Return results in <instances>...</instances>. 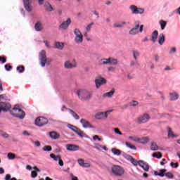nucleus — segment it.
Returning <instances> with one entry per match:
<instances>
[{
	"label": "nucleus",
	"mask_w": 180,
	"mask_h": 180,
	"mask_svg": "<svg viewBox=\"0 0 180 180\" xmlns=\"http://www.w3.org/2000/svg\"><path fill=\"white\" fill-rule=\"evenodd\" d=\"M139 167H141V168H143V169L145 170L146 172H148V171H150V165H148V163L145 162L143 160H139Z\"/></svg>",
	"instance_id": "obj_17"
},
{
	"label": "nucleus",
	"mask_w": 180,
	"mask_h": 180,
	"mask_svg": "<svg viewBox=\"0 0 180 180\" xmlns=\"http://www.w3.org/2000/svg\"><path fill=\"white\" fill-rule=\"evenodd\" d=\"M39 58L40 65L42 67H46V64H50V60L47 59V56L46 55V51L42 50L40 51Z\"/></svg>",
	"instance_id": "obj_5"
},
{
	"label": "nucleus",
	"mask_w": 180,
	"mask_h": 180,
	"mask_svg": "<svg viewBox=\"0 0 180 180\" xmlns=\"http://www.w3.org/2000/svg\"><path fill=\"white\" fill-rule=\"evenodd\" d=\"M5 179L6 180H11V174H6Z\"/></svg>",
	"instance_id": "obj_64"
},
{
	"label": "nucleus",
	"mask_w": 180,
	"mask_h": 180,
	"mask_svg": "<svg viewBox=\"0 0 180 180\" xmlns=\"http://www.w3.org/2000/svg\"><path fill=\"white\" fill-rule=\"evenodd\" d=\"M165 42V35L163 33L160 34L158 37V43L160 46H162V44Z\"/></svg>",
	"instance_id": "obj_24"
},
{
	"label": "nucleus",
	"mask_w": 180,
	"mask_h": 180,
	"mask_svg": "<svg viewBox=\"0 0 180 180\" xmlns=\"http://www.w3.org/2000/svg\"><path fill=\"white\" fill-rule=\"evenodd\" d=\"M34 29L37 32H41L43 30V24L40 21H37L34 25Z\"/></svg>",
	"instance_id": "obj_21"
},
{
	"label": "nucleus",
	"mask_w": 180,
	"mask_h": 180,
	"mask_svg": "<svg viewBox=\"0 0 180 180\" xmlns=\"http://www.w3.org/2000/svg\"><path fill=\"white\" fill-rule=\"evenodd\" d=\"M78 162H79V165H80V167H83V165L84 164V159H79Z\"/></svg>",
	"instance_id": "obj_54"
},
{
	"label": "nucleus",
	"mask_w": 180,
	"mask_h": 180,
	"mask_svg": "<svg viewBox=\"0 0 180 180\" xmlns=\"http://www.w3.org/2000/svg\"><path fill=\"white\" fill-rule=\"evenodd\" d=\"M0 133H1V136L2 137H4V139H8V137H9V134H8V133H6V132H4L2 131H0Z\"/></svg>",
	"instance_id": "obj_48"
},
{
	"label": "nucleus",
	"mask_w": 180,
	"mask_h": 180,
	"mask_svg": "<svg viewBox=\"0 0 180 180\" xmlns=\"http://www.w3.org/2000/svg\"><path fill=\"white\" fill-rule=\"evenodd\" d=\"M64 67L66 70H71L72 68H77V62L75 60H73V62L71 63L70 60H66L64 63Z\"/></svg>",
	"instance_id": "obj_13"
},
{
	"label": "nucleus",
	"mask_w": 180,
	"mask_h": 180,
	"mask_svg": "<svg viewBox=\"0 0 180 180\" xmlns=\"http://www.w3.org/2000/svg\"><path fill=\"white\" fill-rule=\"evenodd\" d=\"M23 4L26 11H27V12H32V7L30 6L32 0H23Z\"/></svg>",
	"instance_id": "obj_20"
},
{
	"label": "nucleus",
	"mask_w": 180,
	"mask_h": 180,
	"mask_svg": "<svg viewBox=\"0 0 180 180\" xmlns=\"http://www.w3.org/2000/svg\"><path fill=\"white\" fill-rule=\"evenodd\" d=\"M137 105H139V102L137 101H132L130 103L131 106H137Z\"/></svg>",
	"instance_id": "obj_58"
},
{
	"label": "nucleus",
	"mask_w": 180,
	"mask_h": 180,
	"mask_svg": "<svg viewBox=\"0 0 180 180\" xmlns=\"http://www.w3.org/2000/svg\"><path fill=\"white\" fill-rule=\"evenodd\" d=\"M111 152L114 155H122V151L116 148H112Z\"/></svg>",
	"instance_id": "obj_30"
},
{
	"label": "nucleus",
	"mask_w": 180,
	"mask_h": 180,
	"mask_svg": "<svg viewBox=\"0 0 180 180\" xmlns=\"http://www.w3.org/2000/svg\"><path fill=\"white\" fill-rule=\"evenodd\" d=\"M43 151H51L53 148H51V146H45L42 148Z\"/></svg>",
	"instance_id": "obj_43"
},
{
	"label": "nucleus",
	"mask_w": 180,
	"mask_h": 180,
	"mask_svg": "<svg viewBox=\"0 0 180 180\" xmlns=\"http://www.w3.org/2000/svg\"><path fill=\"white\" fill-rule=\"evenodd\" d=\"M11 115L14 117H18V119H25L26 113L22 109L19 108V105H15L12 110L10 111Z\"/></svg>",
	"instance_id": "obj_1"
},
{
	"label": "nucleus",
	"mask_w": 180,
	"mask_h": 180,
	"mask_svg": "<svg viewBox=\"0 0 180 180\" xmlns=\"http://www.w3.org/2000/svg\"><path fill=\"white\" fill-rule=\"evenodd\" d=\"M160 25V27L162 29V30H164V29H165L166 26H167V21H164V20H161L159 22Z\"/></svg>",
	"instance_id": "obj_36"
},
{
	"label": "nucleus",
	"mask_w": 180,
	"mask_h": 180,
	"mask_svg": "<svg viewBox=\"0 0 180 180\" xmlns=\"http://www.w3.org/2000/svg\"><path fill=\"white\" fill-rule=\"evenodd\" d=\"M110 63V58H102L99 60L100 65H105L106 64H109Z\"/></svg>",
	"instance_id": "obj_29"
},
{
	"label": "nucleus",
	"mask_w": 180,
	"mask_h": 180,
	"mask_svg": "<svg viewBox=\"0 0 180 180\" xmlns=\"http://www.w3.org/2000/svg\"><path fill=\"white\" fill-rule=\"evenodd\" d=\"M76 94L79 99H80V101H82L83 102L89 101V99L92 98V94H91V92L85 89L78 90Z\"/></svg>",
	"instance_id": "obj_2"
},
{
	"label": "nucleus",
	"mask_w": 180,
	"mask_h": 180,
	"mask_svg": "<svg viewBox=\"0 0 180 180\" xmlns=\"http://www.w3.org/2000/svg\"><path fill=\"white\" fill-rule=\"evenodd\" d=\"M109 64H111V65H117V59L110 57Z\"/></svg>",
	"instance_id": "obj_34"
},
{
	"label": "nucleus",
	"mask_w": 180,
	"mask_h": 180,
	"mask_svg": "<svg viewBox=\"0 0 180 180\" xmlns=\"http://www.w3.org/2000/svg\"><path fill=\"white\" fill-rule=\"evenodd\" d=\"M31 176H32V178H36V176H37V172L32 171L31 172Z\"/></svg>",
	"instance_id": "obj_55"
},
{
	"label": "nucleus",
	"mask_w": 180,
	"mask_h": 180,
	"mask_svg": "<svg viewBox=\"0 0 180 180\" xmlns=\"http://www.w3.org/2000/svg\"><path fill=\"white\" fill-rule=\"evenodd\" d=\"M129 9L131 11L133 15H141V13H144V8H139L134 5H131Z\"/></svg>",
	"instance_id": "obj_9"
},
{
	"label": "nucleus",
	"mask_w": 180,
	"mask_h": 180,
	"mask_svg": "<svg viewBox=\"0 0 180 180\" xmlns=\"http://www.w3.org/2000/svg\"><path fill=\"white\" fill-rule=\"evenodd\" d=\"M175 51H176V49L175 47H172L169 51V54L172 53H175Z\"/></svg>",
	"instance_id": "obj_63"
},
{
	"label": "nucleus",
	"mask_w": 180,
	"mask_h": 180,
	"mask_svg": "<svg viewBox=\"0 0 180 180\" xmlns=\"http://www.w3.org/2000/svg\"><path fill=\"white\" fill-rule=\"evenodd\" d=\"M17 71H18V72L22 74V72H23V71H25V66L21 65V66L17 67Z\"/></svg>",
	"instance_id": "obj_46"
},
{
	"label": "nucleus",
	"mask_w": 180,
	"mask_h": 180,
	"mask_svg": "<svg viewBox=\"0 0 180 180\" xmlns=\"http://www.w3.org/2000/svg\"><path fill=\"white\" fill-rule=\"evenodd\" d=\"M170 166L172 167V168H178V167H179V163L178 162L174 163L172 162L170 163Z\"/></svg>",
	"instance_id": "obj_49"
},
{
	"label": "nucleus",
	"mask_w": 180,
	"mask_h": 180,
	"mask_svg": "<svg viewBox=\"0 0 180 180\" xmlns=\"http://www.w3.org/2000/svg\"><path fill=\"white\" fill-rule=\"evenodd\" d=\"M165 172H167V169H160L159 170V176H164L165 174Z\"/></svg>",
	"instance_id": "obj_44"
},
{
	"label": "nucleus",
	"mask_w": 180,
	"mask_h": 180,
	"mask_svg": "<svg viewBox=\"0 0 180 180\" xmlns=\"http://www.w3.org/2000/svg\"><path fill=\"white\" fill-rule=\"evenodd\" d=\"M94 148H96V150H101V148H102V146L99 145V143H96Z\"/></svg>",
	"instance_id": "obj_57"
},
{
	"label": "nucleus",
	"mask_w": 180,
	"mask_h": 180,
	"mask_svg": "<svg viewBox=\"0 0 180 180\" xmlns=\"http://www.w3.org/2000/svg\"><path fill=\"white\" fill-rule=\"evenodd\" d=\"M168 137L169 138H172V137H175V136L174 135V132L172 131V129H171L170 127H168Z\"/></svg>",
	"instance_id": "obj_41"
},
{
	"label": "nucleus",
	"mask_w": 180,
	"mask_h": 180,
	"mask_svg": "<svg viewBox=\"0 0 180 180\" xmlns=\"http://www.w3.org/2000/svg\"><path fill=\"white\" fill-rule=\"evenodd\" d=\"M93 140H98V141H102V139L99 138V136H98V135L94 136Z\"/></svg>",
	"instance_id": "obj_56"
},
{
	"label": "nucleus",
	"mask_w": 180,
	"mask_h": 180,
	"mask_svg": "<svg viewBox=\"0 0 180 180\" xmlns=\"http://www.w3.org/2000/svg\"><path fill=\"white\" fill-rule=\"evenodd\" d=\"M114 131L115 133H116V134H119L120 136H122V134H123L120 130H119V128H115L114 129Z\"/></svg>",
	"instance_id": "obj_52"
},
{
	"label": "nucleus",
	"mask_w": 180,
	"mask_h": 180,
	"mask_svg": "<svg viewBox=\"0 0 180 180\" xmlns=\"http://www.w3.org/2000/svg\"><path fill=\"white\" fill-rule=\"evenodd\" d=\"M66 150H68V151H78V150H79V146L68 144L66 145Z\"/></svg>",
	"instance_id": "obj_16"
},
{
	"label": "nucleus",
	"mask_w": 180,
	"mask_h": 180,
	"mask_svg": "<svg viewBox=\"0 0 180 180\" xmlns=\"http://www.w3.org/2000/svg\"><path fill=\"white\" fill-rule=\"evenodd\" d=\"M68 127L76 133L79 137H85V133H84V131H82V130L79 129L78 127L71 124H68Z\"/></svg>",
	"instance_id": "obj_8"
},
{
	"label": "nucleus",
	"mask_w": 180,
	"mask_h": 180,
	"mask_svg": "<svg viewBox=\"0 0 180 180\" xmlns=\"http://www.w3.org/2000/svg\"><path fill=\"white\" fill-rule=\"evenodd\" d=\"M82 167H84V168H89V167H91V164L84 162Z\"/></svg>",
	"instance_id": "obj_61"
},
{
	"label": "nucleus",
	"mask_w": 180,
	"mask_h": 180,
	"mask_svg": "<svg viewBox=\"0 0 180 180\" xmlns=\"http://www.w3.org/2000/svg\"><path fill=\"white\" fill-rule=\"evenodd\" d=\"M179 98L178 94L176 93H170V101H176Z\"/></svg>",
	"instance_id": "obj_31"
},
{
	"label": "nucleus",
	"mask_w": 180,
	"mask_h": 180,
	"mask_svg": "<svg viewBox=\"0 0 180 180\" xmlns=\"http://www.w3.org/2000/svg\"><path fill=\"white\" fill-rule=\"evenodd\" d=\"M49 123V120L44 117H39L35 120V125L39 127H43V126H46Z\"/></svg>",
	"instance_id": "obj_7"
},
{
	"label": "nucleus",
	"mask_w": 180,
	"mask_h": 180,
	"mask_svg": "<svg viewBox=\"0 0 180 180\" xmlns=\"http://www.w3.org/2000/svg\"><path fill=\"white\" fill-rule=\"evenodd\" d=\"M93 13L94 15H95L96 16H97V18L99 19V13L96 11H93Z\"/></svg>",
	"instance_id": "obj_62"
},
{
	"label": "nucleus",
	"mask_w": 180,
	"mask_h": 180,
	"mask_svg": "<svg viewBox=\"0 0 180 180\" xmlns=\"http://www.w3.org/2000/svg\"><path fill=\"white\" fill-rule=\"evenodd\" d=\"M110 172L115 176H123L124 175V169L117 165H113Z\"/></svg>",
	"instance_id": "obj_3"
},
{
	"label": "nucleus",
	"mask_w": 180,
	"mask_h": 180,
	"mask_svg": "<svg viewBox=\"0 0 180 180\" xmlns=\"http://www.w3.org/2000/svg\"><path fill=\"white\" fill-rule=\"evenodd\" d=\"M126 25V22H122L121 23H115L113 25L114 27H123Z\"/></svg>",
	"instance_id": "obj_40"
},
{
	"label": "nucleus",
	"mask_w": 180,
	"mask_h": 180,
	"mask_svg": "<svg viewBox=\"0 0 180 180\" xmlns=\"http://www.w3.org/2000/svg\"><path fill=\"white\" fill-rule=\"evenodd\" d=\"M75 37V42L76 44H81L84 41V35L78 28H75L73 31Z\"/></svg>",
	"instance_id": "obj_4"
},
{
	"label": "nucleus",
	"mask_w": 180,
	"mask_h": 180,
	"mask_svg": "<svg viewBox=\"0 0 180 180\" xmlns=\"http://www.w3.org/2000/svg\"><path fill=\"white\" fill-rule=\"evenodd\" d=\"M125 145L127 146V147L131 148V150H136V146H134V145L130 144L129 142H126Z\"/></svg>",
	"instance_id": "obj_47"
},
{
	"label": "nucleus",
	"mask_w": 180,
	"mask_h": 180,
	"mask_svg": "<svg viewBox=\"0 0 180 180\" xmlns=\"http://www.w3.org/2000/svg\"><path fill=\"white\" fill-rule=\"evenodd\" d=\"M157 39H158V31L155 30L151 35V41H153V43H155L157 41Z\"/></svg>",
	"instance_id": "obj_22"
},
{
	"label": "nucleus",
	"mask_w": 180,
	"mask_h": 180,
	"mask_svg": "<svg viewBox=\"0 0 180 180\" xmlns=\"http://www.w3.org/2000/svg\"><path fill=\"white\" fill-rule=\"evenodd\" d=\"M44 8L46 12H53V11H54V8H53V6H51V4H50L49 2L45 3Z\"/></svg>",
	"instance_id": "obj_23"
},
{
	"label": "nucleus",
	"mask_w": 180,
	"mask_h": 180,
	"mask_svg": "<svg viewBox=\"0 0 180 180\" xmlns=\"http://www.w3.org/2000/svg\"><path fill=\"white\" fill-rule=\"evenodd\" d=\"M5 68L6 70V71H11V70H12V65H11L9 64H6V65H5Z\"/></svg>",
	"instance_id": "obj_53"
},
{
	"label": "nucleus",
	"mask_w": 180,
	"mask_h": 180,
	"mask_svg": "<svg viewBox=\"0 0 180 180\" xmlns=\"http://www.w3.org/2000/svg\"><path fill=\"white\" fill-rule=\"evenodd\" d=\"M94 82L96 84V88H97V89H99V88H101L102 85H105V84H106V80L102 77H98L96 78Z\"/></svg>",
	"instance_id": "obj_11"
},
{
	"label": "nucleus",
	"mask_w": 180,
	"mask_h": 180,
	"mask_svg": "<svg viewBox=\"0 0 180 180\" xmlns=\"http://www.w3.org/2000/svg\"><path fill=\"white\" fill-rule=\"evenodd\" d=\"M0 63L1 64H5V63H6V58L4 56H0Z\"/></svg>",
	"instance_id": "obj_50"
},
{
	"label": "nucleus",
	"mask_w": 180,
	"mask_h": 180,
	"mask_svg": "<svg viewBox=\"0 0 180 180\" xmlns=\"http://www.w3.org/2000/svg\"><path fill=\"white\" fill-rule=\"evenodd\" d=\"M130 65H131V67H133V66H134V65H140V64H139V63H136V62H134V61H131V62L130 63Z\"/></svg>",
	"instance_id": "obj_60"
},
{
	"label": "nucleus",
	"mask_w": 180,
	"mask_h": 180,
	"mask_svg": "<svg viewBox=\"0 0 180 180\" xmlns=\"http://www.w3.org/2000/svg\"><path fill=\"white\" fill-rule=\"evenodd\" d=\"M80 123H82L83 127H84V129H86L88 127H89L90 129H95V127H94L92 124H91V122L86 121L85 119H82L80 120Z\"/></svg>",
	"instance_id": "obj_18"
},
{
	"label": "nucleus",
	"mask_w": 180,
	"mask_h": 180,
	"mask_svg": "<svg viewBox=\"0 0 180 180\" xmlns=\"http://www.w3.org/2000/svg\"><path fill=\"white\" fill-rule=\"evenodd\" d=\"M153 157L155 158H162V154H161V152H157L153 154Z\"/></svg>",
	"instance_id": "obj_39"
},
{
	"label": "nucleus",
	"mask_w": 180,
	"mask_h": 180,
	"mask_svg": "<svg viewBox=\"0 0 180 180\" xmlns=\"http://www.w3.org/2000/svg\"><path fill=\"white\" fill-rule=\"evenodd\" d=\"M129 158H130V162H131V164H133V165H134L135 167L140 165V160L137 161L136 160L133 158V157H131V155H129Z\"/></svg>",
	"instance_id": "obj_28"
},
{
	"label": "nucleus",
	"mask_w": 180,
	"mask_h": 180,
	"mask_svg": "<svg viewBox=\"0 0 180 180\" xmlns=\"http://www.w3.org/2000/svg\"><path fill=\"white\" fill-rule=\"evenodd\" d=\"M150 120V115L148 114H143L137 118L136 123L141 124L143 123H147Z\"/></svg>",
	"instance_id": "obj_12"
},
{
	"label": "nucleus",
	"mask_w": 180,
	"mask_h": 180,
	"mask_svg": "<svg viewBox=\"0 0 180 180\" xmlns=\"http://www.w3.org/2000/svg\"><path fill=\"white\" fill-rule=\"evenodd\" d=\"M139 32L140 33H141L143 32V27H144V25H141L140 26V22L136 21L135 22V27L131 29V30L129 31V34H131V36H134V34H137V33H139Z\"/></svg>",
	"instance_id": "obj_6"
},
{
	"label": "nucleus",
	"mask_w": 180,
	"mask_h": 180,
	"mask_svg": "<svg viewBox=\"0 0 180 180\" xmlns=\"http://www.w3.org/2000/svg\"><path fill=\"white\" fill-rule=\"evenodd\" d=\"M129 139L132 140L133 141H136V143H138V141H139V138H137L136 136H129Z\"/></svg>",
	"instance_id": "obj_51"
},
{
	"label": "nucleus",
	"mask_w": 180,
	"mask_h": 180,
	"mask_svg": "<svg viewBox=\"0 0 180 180\" xmlns=\"http://www.w3.org/2000/svg\"><path fill=\"white\" fill-rule=\"evenodd\" d=\"M71 25V18H68L66 21L63 22L60 25H59V29L60 30H67L68 29V26Z\"/></svg>",
	"instance_id": "obj_15"
},
{
	"label": "nucleus",
	"mask_w": 180,
	"mask_h": 180,
	"mask_svg": "<svg viewBox=\"0 0 180 180\" xmlns=\"http://www.w3.org/2000/svg\"><path fill=\"white\" fill-rule=\"evenodd\" d=\"M49 136L51 139H53V140H57V139H60V134H58L56 131H51L49 133Z\"/></svg>",
	"instance_id": "obj_25"
},
{
	"label": "nucleus",
	"mask_w": 180,
	"mask_h": 180,
	"mask_svg": "<svg viewBox=\"0 0 180 180\" xmlns=\"http://www.w3.org/2000/svg\"><path fill=\"white\" fill-rule=\"evenodd\" d=\"M112 112H113V110H107L105 112H99L96 114L95 117L98 120H101V119H103V117H105V119H108V113H112Z\"/></svg>",
	"instance_id": "obj_10"
},
{
	"label": "nucleus",
	"mask_w": 180,
	"mask_h": 180,
	"mask_svg": "<svg viewBox=\"0 0 180 180\" xmlns=\"http://www.w3.org/2000/svg\"><path fill=\"white\" fill-rule=\"evenodd\" d=\"M7 157L9 160H15V158H16V155L12 153H8Z\"/></svg>",
	"instance_id": "obj_42"
},
{
	"label": "nucleus",
	"mask_w": 180,
	"mask_h": 180,
	"mask_svg": "<svg viewBox=\"0 0 180 180\" xmlns=\"http://www.w3.org/2000/svg\"><path fill=\"white\" fill-rule=\"evenodd\" d=\"M148 137L146 136L142 139L138 138V143L141 144H147L148 143Z\"/></svg>",
	"instance_id": "obj_27"
},
{
	"label": "nucleus",
	"mask_w": 180,
	"mask_h": 180,
	"mask_svg": "<svg viewBox=\"0 0 180 180\" xmlns=\"http://www.w3.org/2000/svg\"><path fill=\"white\" fill-rule=\"evenodd\" d=\"M94 25H95V22H91L89 25H87L86 27V31L91 32V30L92 29V26H94Z\"/></svg>",
	"instance_id": "obj_38"
},
{
	"label": "nucleus",
	"mask_w": 180,
	"mask_h": 180,
	"mask_svg": "<svg viewBox=\"0 0 180 180\" xmlns=\"http://www.w3.org/2000/svg\"><path fill=\"white\" fill-rule=\"evenodd\" d=\"M165 176H167V178H169V179H174V174L172 172H167L166 174H165Z\"/></svg>",
	"instance_id": "obj_45"
},
{
	"label": "nucleus",
	"mask_w": 180,
	"mask_h": 180,
	"mask_svg": "<svg viewBox=\"0 0 180 180\" xmlns=\"http://www.w3.org/2000/svg\"><path fill=\"white\" fill-rule=\"evenodd\" d=\"M56 49H58V50H63L64 49V44L63 42H56L55 43Z\"/></svg>",
	"instance_id": "obj_32"
},
{
	"label": "nucleus",
	"mask_w": 180,
	"mask_h": 180,
	"mask_svg": "<svg viewBox=\"0 0 180 180\" xmlns=\"http://www.w3.org/2000/svg\"><path fill=\"white\" fill-rule=\"evenodd\" d=\"M51 158H53L54 161H58L61 156L60 155H56L54 153H51L50 154Z\"/></svg>",
	"instance_id": "obj_35"
},
{
	"label": "nucleus",
	"mask_w": 180,
	"mask_h": 180,
	"mask_svg": "<svg viewBox=\"0 0 180 180\" xmlns=\"http://www.w3.org/2000/svg\"><path fill=\"white\" fill-rule=\"evenodd\" d=\"M150 150H152V151H157V150H158V146L155 142H153L151 143Z\"/></svg>",
	"instance_id": "obj_33"
},
{
	"label": "nucleus",
	"mask_w": 180,
	"mask_h": 180,
	"mask_svg": "<svg viewBox=\"0 0 180 180\" xmlns=\"http://www.w3.org/2000/svg\"><path fill=\"white\" fill-rule=\"evenodd\" d=\"M132 53H133L134 60H137V58L140 56V52H139V51L137 50H134Z\"/></svg>",
	"instance_id": "obj_37"
},
{
	"label": "nucleus",
	"mask_w": 180,
	"mask_h": 180,
	"mask_svg": "<svg viewBox=\"0 0 180 180\" xmlns=\"http://www.w3.org/2000/svg\"><path fill=\"white\" fill-rule=\"evenodd\" d=\"M58 164L60 167H63L64 166V162L63 161V159H61V158L59 159L58 160Z\"/></svg>",
	"instance_id": "obj_59"
},
{
	"label": "nucleus",
	"mask_w": 180,
	"mask_h": 180,
	"mask_svg": "<svg viewBox=\"0 0 180 180\" xmlns=\"http://www.w3.org/2000/svg\"><path fill=\"white\" fill-rule=\"evenodd\" d=\"M64 109H66V110L70 111V113H71L72 116L76 120H79V116L77 114V112H75L74 110L65 108V105H63L62 107V111L64 112Z\"/></svg>",
	"instance_id": "obj_19"
},
{
	"label": "nucleus",
	"mask_w": 180,
	"mask_h": 180,
	"mask_svg": "<svg viewBox=\"0 0 180 180\" xmlns=\"http://www.w3.org/2000/svg\"><path fill=\"white\" fill-rule=\"evenodd\" d=\"M115 95V90L112 89L110 91L105 93L103 95V98H112Z\"/></svg>",
	"instance_id": "obj_26"
},
{
	"label": "nucleus",
	"mask_w": 180,
	"mask_h": 180,
	"mask_svg": "<svg viewBox=\"0 0 180 180\" xmlns=\"http://www.w3.org/2000/svg\"><path fill=\"white\" fill-rule=\"evenodd\" d=\"M12 105L9 103L1 102L0 103V108L3 112H8L11 110Z\"/></svg>",
	"instance_id": "obj_14"
}]
</instances>
